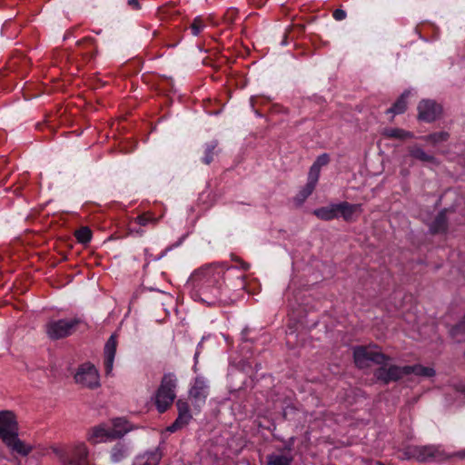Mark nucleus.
<instances>
[{
	"instance_id": "nucleus-17",
	"label": "nucleus",
	"mask_w": 465,
	"mask_h": 465,
	"mask_svg": "<svg viewBox=\"0 0 465 465\" xmlns=\"http://www.w3.org/2000/svg\"><path fill=\"white\" fill-rule=\"evenodd\" d=\"M218 145L217 140L205 143L203 145V156L200 158V162L206 165L211 164L213 162L214 156L218 155L221 151Z\"/></svg>"
},
{
	"instance_id": "nucleus-37",
	"label": "nucleus",
	"mask_w": 465,
	"mask_h": 465,
	"mask_svg": "<svg viewBox=\"0 0 465 465\" xmlns=\"http://www.w3.org/2000/svg\"><path fill=\"white\" fill-rule=\"evenodd\" d=\"M329 163L330 155L328 153H322L317 157V159L312 164L316 165L321 170L322 166L327 165Z\"/></svg>"
},
{
	"instance_id": "nucleus-35",
	"label": "nucleus",
	"mask_w": 465,
	"mask_h": 465,
	"mask_svg": "<svg viewBox=\"0 0 465 465\" xmlns=\"http://www.w3.org/2000/svg\"><path fill=\"white\" fill-rule=\"evenodd\" d=\"M162 458V454L158 450L152 451L147 454L146 460L144 462L145 465H158Z\"/></svg>"
},
{
	"instance_id": "nucleus-11",
	"label": "nucleus",
	"mask_w": 465,
	"mask_h": 465,
	"mask_svg": "<svg viewBox=\"0 0 465 465\" xmlns=\"http://www.w3.org/2000/svg\"><path fill=\"white\" fill-rule=\"evenodd\" d=\"M176 407L178 411V416L175 420L167 427V431L173 433L186 425L189 424L190 420L193 419V416L190 412V407L187 401L179 399L176 401Z\"/></svg>"
},
{
	"instance_id": "nucleus-34",
	"label": "nucleus",
	"mask_w": 465,
	"mask_h": 465,
	"mask_svg": "<svg viewBox=\"0 0 465 465\" xmlns=\"http://www.w3.org/2000/svg\"><path fill=\"white\" fill-rule=\"evenodd\" d=\"M321 170L316 165H312L310 168V172L308 173V181L307 183L316 187V184L319 181Z\"/></svg>"
},
{
	"instance_id": "nucleus-39",
	"label": "nucleus",
	"mask_w": 465,
	"mask_h": 465,
	"mask_svg": "<svg viewBox=\"0 0 465 465\" xmlns=\"http://www.w3.org/2000/svg\"><path fill=\"white\" fill-rule=\"evenodd\" d=\"M346 12L343 9L337 8L333 11L332 16L336 21H342L346 18Z\"/></svg>"
},
{
	"instance_id": "nucleus-18",
	"label": "nucleus",
	"mask_w": 465,
	"mask_h": 465,
	"mask_svg": "<svg viewBox=\"0 0 465 465\" xmlns=\"http://www.w3.org/2000/svg\"><path fill=\"white\" fill-rule=\"evenodd\" d=\"M447 210H441L434 218L430 225V232L431 234L443 233L448 229Z\"/></svg>"
},
{
	"instance_id": "nucleus-33",
	"label": "nucleus",
	"mask_w": 465,
	"mask_h": 465,
	"mask_svg": "<svg viewBox=\"0 0 465 465\" xmlns=\"http://www.w3.org/2000/svg\"><path fill=\"white\" fill-rule=\"evenodd\" d=\"M296 31L297 35L303 34L305 31V26L303 25L298 24L295 25H292L290 29H287L284 33L283 39L281 42L282 45H288V36L289 35H292Z\"/></svg>"
},
{
	"instance_id": "nucleus-38",
	"label": "nucleus",
	"mask_w": 465,
	"mask_h": 465,
	"mask_svg": "<svg viewBox=\"0 0 465 465\" xmlns=\"http://www.w3.org/2000/svg\"><path fill=\"white\" fill-rule=\"evenodd\" d=\"M232 288H237V289H244L245 288V280H244L243 274H240V275L236 276L235 282L232 284Z\"/></svg>"
},
{
	"instance_id": "nucleus-6",
	"label": "nucleus",
	"mask_w": 465,
	"mask_h": 465,
	"mask_svg": "<svg viewBox=\"0 0 465 465\" xmlns=\"http://www.w3.org/2000/svg\"><path fill=\"white\" fill-rule=\"evenodd\" d=\"M389 361L381 363L380 367L375 369L373 375L378 382L388 385L391 382H396L408 376L406 366L389 364Z\"/></svg>"
},
{
	"instance_id": "nucleus-44",
	"label": "nucleus",
	"mask_w": 465,
	"mask_h": 465,
	"mask_svg": "<svg viewBox=\"0 0 465 465\" xmlns=\"http://www.w3.org/2000/svg\"><path fill=\"white\" fill-rule=\"evenodd\" d=\"M69 36H70V33H69V32H66V33H65V35H64V39H66V38H67V37H69Z\"/></svg>"
},
{
	"instance_id": "nucleus-28",
	"label": "nucleus",
	"mask_w": 465,
	"mask_h": 465,
	"mask_svg": "<svg viewBox=\"0 0 465 465\" xmlns=\"http://www.w3.org/2000/svg\"><path fill=\"white\" fill-rule=\"evenodd\" d=\"M92 231L87 226H82L75 231L74 236L79 243L86 244L92 239Z\"/></svg>"
},
{
	"instance_id": "nucleus-1",
	"label": "nucleus",
	"mask_w": 465,
	"mask_h": 465,
	"mask_svg": "<svg viewBox=\"0 0 465 465\" xmlns=\"http://www.w3.org/2000/svg\"><path fill=\"white\" fill-rule=\"evenodd\" d=\"M230 269L224 263H211L194 271L191 276L194 300L209 306L230 303L233 300L232 288L224 280V274Z\"/></svg>"
},
{
	"instance_id": "nucleus-26",
	"label": "nucleus",
	"mask_w": 465,
	"mask_h": 465,
	"mask_svg": "<svg viewBox=\"0 0 465 465\" xmlns=\"http://www.w3.org/2000/svg\"><path fill=\"white\" fill-rule=\"evenodd\" d=\"M292 457L287 455L270 454L267 456L268 465H292Z\"/></svg>"
},
{
	"instance_id": "nucleus-29",
	"label": "nucleus",
	"mask_w": 465,
	"mask_h": 465,
	"mask_svg": "<svg viewBox=\"0 0 465 465\" xmlns=\"http://www.w3.org/2000/svg\"><path fill=\"white\" fill-rule=\"evenodd\" d=\"M206 27L203 18L201 15H198L193 18L192 24L190 25L191 34L193 36H198L203 29Z\"/></svg>"
},
{
	"instance_id": "nucleus-4",
	"label": "nucleus",
	"mask_w": 465,
	"mask_h": 465,
	"mask_svg": "<svg viewBox=\"0 0 465 465\" xmlns=\"http://www.w3.org/2000/svg\"><path fill=\"white\" fill-rule=\"evenodd\" d=\"M83 323L84 321L80 317L50 320L45 329L49 339L57 341L73 335Z\"/></svg>"
},
{
	"instance_id": "nucleus-43",
	"label": "nucleus",
	"mask_w": 465,
	"mask_h": 465,
	"mask_svg": "<svg viewBox=\"0 0 465 465\" xmlns=\"http://www.w3.org/2000/svg\"><path fill=\"white\" fill-rule=\"evenodd\" d=\"M293 441H294V439H293V438H291V439H290V441H289V442L284 446V450H288V451L292 450Z\"/></svg>"
},
{
	"instance_id": "nucleus-19",
	"label": "nucleus",
	"mask_w": 465,
	"mask_h": 465,
	"mask_svg": "<svg viewBox=\"0 0 465 465\" xmlns=\"http://www.w3.org/2000/svg\"><path fill=\"white\" fill-rule=\"evenodd\" d=\"M408 153L411 158L422 163H435L436 161L433 155L427 153L419 144L408 146Z\"/></svg>"
},
{
	"instance_id": "nucleus-36",
	"label": "nucleus",
	"mask_w": 465,
	"mask_h": 465,
	"mask_svg": "<svg viewBox=\"0 0 465 465\" xmlns=\"http://www.w3.org/2000/svg\"><path fill=\"white\" fill-rule=\"evenodd\" d=\"M237 16H238L237 9L231 8L225 12V14L223 15V19L226 24L231 25L236 21Z\"/></svg>"
},
{
	"instance_id": "nucleus-12",
	"label": "nucleus",
	"mask_w": 465,
	"mask_h": 465,
	"mask_svg": "<svg viewBox=\"0 0 465 465\" xmlns=\"http://www.w3.org/2000/svg\"><path fill=\"white\" fill-rule=\"evenodd\" d=\"M117 345L118 335L114 332L108 338L104 348V366L107 376L113 371Z\"/></svg>"
},
{
	"instance_id": "nucleus-20",
	"label": "nucleus",
	"mask_w": 465,
	"mask_h": 465,
	"mask_svg": "<svg viewBox=\"0 0 465 465\" xmlns=\"http://www.w3.org/2000/svg\"><path fill=\"white\" fill-rule=\"evenodd\" d=\"M111 433L114 440L123 437L130 430L128 421L124 418H115L112 421Z\"/></svg>"
},
{
	"instance_id": "nucleus-25",
	"label": "nucleus",
	"mask_w": 465,
	"mask_h": 465,
	"mask_svg": "<svg viewBox=\"0 0 465 465\" xmlns=\"http://www.w3.org/2000/svg\"><path fill=\"white\" fill-rule=\"evenodd\" d=\"M407 369L408 376L411 374H414L416 376L430 378L435 375V371L433 368L425 367L420 364H415L411 366L407 365Z\"/></svg>"
},
{
	"instance_id": "nucleus-9",
	"label": "nucleus",
	"mask_w": 465,
	"mask_h": 465,
	"mask_svg": "<svg viewBox=\"0 0 465 465\" xmlns=\"http://www.w3.org/2000/svg\"><path fill=\"white\" fill-rule=\"evenodd\" d=\"M189 395L194 410L199 412L202 407L205 404L206 399L209 395V385L206 379L202 376L196 377L189 391Z\"/></svg>"
},
{
	"instance_id": "nucleus-15",
	"label": "nucleus",
	"mask_w": 465,
	"mask_h": 465,
	"mask_svg": "<svg viewBox=\"0 0 465 465\" xmlns=\"http://www.w3.org/2000/svg\"><path fill=\"white\" fill-rule=\"evenodd\" d=\"M337 217H342L345 222L351 223L355 221L353 215L357 212H361V205L358 203H351L349 202H341L339 203H335Z\"/></svg>"
},
{
	"instance_id": "nucleus-7",
	"label": "nucleus",
	"mask_w": 465,
	"mask_h": 465,
	"mask_svg": "<svg viewBox=\"0 0 465 465\" xmlns=\"http://www.w3.org/2000/svg\"><path fill=\"white\" fill-rule=\"evenodd\" d=\"M406 454L410 459H415L420 462L440 460L445 458L443 450L435 445L410 446Z\"/></svg>"
},
{
	"instance_id": "nucleus-24",
	"label": "nucleus",
	"mask_w": 465,
	"mask_h": 465,
	"mask_svg": "<svg viewBox=\"0 0 465 465\" xmlns=\"http://www.w3.org/2000/svg\"><path fill=\"white\" fill-rule=\"evenodd\" d=\"M128 456V447L125 443L119 441L111 450V460L119 462Z\"/></svg>"
},
{
	"instance_id": "nucleus-16",
	"label": "nucleus",
	"mask_w": 465,
	"mask_h": 465,
	"mask_svg": "<svg viewBox=\"0 0 465 465\" xmlns=\"http://www.w3.org/2000/svg\"><path fill=\"white\" fill-rule=\"evenodd\" d=\"M110 427L105 424H101L96 427H94L89 434L88 440L92 444H96L98 442L114 440L112 436Z\"/></svg>"
},
{
	"instance_id": "nucleus-30",
	"label": "nucleus",
	"mask_w": 465,
	"mask_h": 465,
	"mask_svg": "<svg viewBox=\"0 0 465 465\" xmlns=\"http://www.w3.org/2000/svg\"><path fill=\"white\" fill-rule=\"evenodd\" d=\"M314 189H315L314 186H312L309 183H306L305 186L295 196V201L299 204L303 203L305 202V200L312 193Z\"/></svg>"
},
{
	"instance_id": "nucleus-21",
	"label": "nucleus",
	"mask_w": 465,
	"mask_h": 465,
	"mask_svg": "<svg viewBox=\"0 0 465 465\" xmlns=\"http://www.w3.org/2000/svg\"><path fill=\"white\" fill-rule=\"evenodd\" d=\"M410 94V91H404L393 103V104L389 109H387L386 114H391L394 116L396 114H401L405 113L407 110V98L409 97Z\"/></svg>"
},
{
	"instance_id": "nucleus-3",
	"label": "nucleus",
	"mask_w": 465,
	"mask_h": 465,
	"mask_svg": "<svg viewBox=\"0 0 465 465\" xmlns=\"http://www.w3.org/2000/svg\"><path fill=\"white\" fill-rule=\"evenodd\" d=\"M177 376L173 372L164 373L154 395V404L160 413H164L176 398Z\"/></svg>"
},
{
	"instance_id": "nucleus-13",
	"label": "nucleus",
	"mask_w": 465,
	"mask_h": 465,
	"mask_svg": "<svg viewBox=\"0 0 465 465\" xmlns=\"http://www.w3.org/2000/svg\"><path fill=\"white\" fill-rule=\"evenodd\" d=\"M77 55L82 57L83 62H92L97 54V47L94 38L86 36L76 42Z\"/></svg>"
},
{
	"instance_id": "nucleus-42",
	"label": "nucleus",
	"mask_w": 465,
	"mask_h": 465,
	"mask_svg": "<svg viewBox=\"0 0 465 465\" xmlns=\"http://www.w3.org/2000/svg\"><path fill=\"white\" fill-rule=\"evenodd\" d=\"M454 457L460 458L461 460L465 459V449L459 450L453 454Z\"/></svg>"
},
{
	"instance_id": "nucleus-14",
	"label": "nucleus",
	"mask_w": 465,
	"mask_h": 465,
	"mask_svg": "<svg viewBox=\"0 0 465 465\" xmlns=\"http://www.w3.org/2000/svg\"><path fill=\"white\" fill-rule=\"evenodd\" d=\"M157 223L158 218L154 217L152 213H143L129 223L128 229L131 234L136 233L142 236L144 233L142 227L147 226L150 223L155 225Z\"/></svg>"
},
{
	"instance_id": "nucleus-32",
	"label": "nucleus",
	"mask_w": 465,
	"mask_h": 465,
	"mask_svg": "<svg viewBox=\"0 0 465 465\" xmlns=\"http://www.w3.org/2000/svg\"><path fill=\"white\" fill-rule=\"evenodd\" d=\"M465 333V315L460 322L451 327L450 331V334L453 339H456L457 341H460L459 339V335Z\"/></svg>"
},
{
	"instance_id": "nucleus-31",
	"label": "nucleus",
	"mask_w": 465,
	"mask_h": 465,
	"mask_svg": "<svg viewBox=\"0 0 465 465\" xmlns=\"http://www.w3.org/2000/svg\"><path fill=\"white\" fill-rule=\"evenodd\" d=\"M270 102V99L264 96L261 95H254L250 98V104L254 111V113L258 116H262V114L260 113L258 109H255L256 105H263L265 104H268Z\"/></svg>"
},
{
	"instance_id": "nucleus-2",
	"label": "nucleus",
	"mask_w": 465,
	"mask_h": 465,
	"mask_svg": "<svg viewBox=\"0 0 465 465\" xmlns=\"http://www.w3.org/2000/svg\"><path fill=\"white\" fill-rule=\"evenodd\" d=\"M0 439L12 451L22 456H27L33 450L18 438V423L10 411H0Z\"/></svg>"
},
{
	"instance_id": "nucleus-27",
	"label": "nucleus",
	"mask_w": 465,
	"mask_h": 465,
	"mask_svg": "<svg viewBox=\"0 0 465 465\" xmlns=\"http://www.w3.org/2000/svg\"><path fill=\"white\" fill-rule=\"evenodd\" d=\"M450 138V134L445 131L435 132L422 137L424 141L431 144H438L445 142Z\"/></svg>"
},
{
	"instance_id": "nucleus-23",
	"label": "nucleus",
	"mask_w": 465,
	"mask_h": 465,
	"mask_svg": "<svg viewBox=\"0 0 465 465\" xmlns=\"http://www.w3.org/2000/svg\"><path fill=\"white\" fill-rule=\"evenodd\" d=\"M382 135L398 140H407L414 137L413 133L401 128H385L382 131Z\"/></svg>"
},
{
	"instance_id": "nucleus-41",
	"label": "nucleus",
	"mask_w": 465,
	"mask_h": 465,
	"mask_svg": "<svg viewBox=\"0 0 465 465\" xmlns=\"http://www.w3.org/2000/svg\"><path fill=\"white\" fill-rule=\"evenodd\" d=\"M232 260L235 261L236 262L239 263V265L241 266V268L243 270V271H248L250 269V264L246 262H244L243 260H242L241 258L232 254Z\"/></svg>"
},
{
	"instance_id": "nucleus-22",
	"label": "nucleus",
	"mask_w": 465,
	"mask_h": 465,
	"mask_svg": "<svg viewBox=\"0 0 465 465\" xmlns=\"http://www.w3.org/2000/svg\"><path fill=\"white\" fill-rule=\"evenodd\" d=\"M312 213L318 219L322 221H331L338 218L335 203L317 208L312 212Z\"/></svg>"
},
{
	"instance_id": "nucleus-10",
	"label": "nucleus",
	"mask_w": 465,
	"mask_h": 465,
	"mask_svg": "<svg viewBox=\"0 0 465 465\" xmlns=\"http://www.w3.org/2000/svg\"><path fill=\"white\" fill-rule=\"evenodd\" d=\"M418 119L425 123L434 122L441 114V106L433 100L424 99L418 104Z\"/></svg>"
},
{
	"instance_id": "nucleus-8",
	"label": "nucleus",
	"mask_w": 465,
	"mask_h": 465,
	"mask_svg": "<svg viewBox=\"0 0 465 465\" xmlns=\"http://www.w3.org/2000/svg\"><path fill=\"white\" fill-rule=\"evenodd\" d=\"M74 381L77 384L94 390L100 386V376L95 366L91 362L81 364L74 376Z\"/></svg>"
},
{
	"instance_id": "nucleus-40",
	"label": "nucleus",
	"mask_w": 465,
	"mask_h": 465,
	"mask_svg": "<svg viewBox=\"0 0 465 465\" xmlns=\"http://www.w3.org/2000/svg\"><path fill=\"white\" fill-rule=\"evenodd\" d=\"M141 0H127V6L133 11H139L142 9Z\"/></svg>"
},
{
	"instance_id": "nucleus-5",
	"label": "nucleus",
	"mask_w": 465,
	"mask_h": 465,
	"mask_svg": "<svg viewBox=\"0 0 465 465\" xmlns=\"http://www.w3.org/2000/svg\"><path fill=\"white\" fill-rule=\"evenodd\" d=\"M378 346L370 344L360 345L353 348V360L355 365L360 369L370 366V362L380 365L391 361V357L377 350Z\"/></svg>"
}]
</instances>
